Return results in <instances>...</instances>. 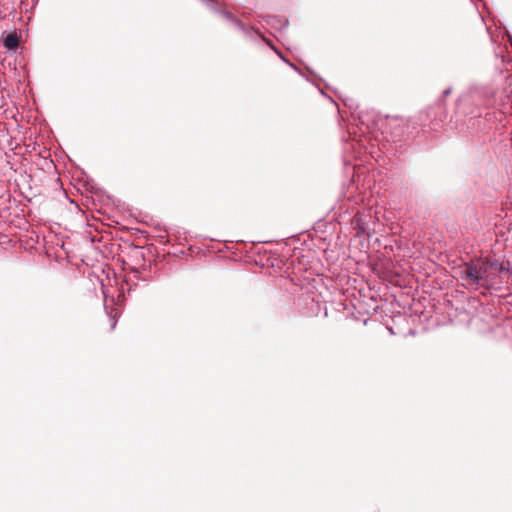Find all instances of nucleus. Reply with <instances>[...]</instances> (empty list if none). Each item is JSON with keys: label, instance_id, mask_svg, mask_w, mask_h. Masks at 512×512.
<instances>
[{"label": "nucleus", "instance_id": "1", "mask_svg": "<svg viewBox=\"0 0 512 512\" xmlns=\"http://www.w3.org/2000/svg\"><path fill=\"white\" fill-rule=\"evenodd\" d=\"M460 278L473 289H490L495 283L496 275L486 269L483 258L464 263L459 267Z\"/></svg>", "mask_w": 512, "mask_h": 512}, {"label": "nucleus", "instance_id": "2", "mask_svg": "<svg viewBox=\"0 0 512 512\" xmlns=\"http://www.w3.org/2000/svg\"><path fill=\"white\" fill-rule=\"evenodd\" d=\"M294 71L298 72L299 75H301L303 78H305L307 81L312 82L316 84L317 76L316 74L310 69L309 66H291Z\"/></svg>", "mask_w": 512, "mask_h": 512}, {"label": "nucleus", "instance_id": "3", "mask_svg": "<svg viewBox=\"0 0 512 512\" xmlns=\"http://www.w3.org/2000/svg\"><path fill=\"white\" fill-rule=\"evenodd\" d=\"M353 223L358 228V233L360 234H369V225L368 223L363 219V216L361 214H357L354 217Z\"/></svg>", "mask_w": 512, "mask_h": 512}, {"label": "nucleus", "instance_id": "4", "mask_svg": "<svg viewBox=\"0 0 512 512\" xmlns=\"http://www.w3.org/2000/svg\"><path fill=\"white\" fill-rule=\"evenodd\" d=\"M18 44L19 39L16 34H8L4 38V46L9 50L15 49L18 46Z\"/></svg>", "mask_w": 512, "mask_h": 512}, {"label": "nucleus", "instance_id": "5", "mask_svg": "<svg viewBox=\"0 0 512 512\" xmlns=\"http://www.w3.org/2000/svg\"><path fill=\"white\" fill-rule=\"evenodd\" d=\"M483 261L485 262L486 269L490 272H492V270L498 271L499 266H501V262L496 259L483 258Z\"/></svg>", "mask_w": 512, "mask_h": 512}, {"label": "nucleus", "instance_id": "6", "mask_svg": "<svg viewBox=\"0 0 512 512\" xmlns=\"http://www.w3.org/2000/svg\"><path fill=\"white\" fill-rule=\"evenodd\" d=\"M105 310H106V313L111 321V329H114L116 327V323H117V318H116L117 313L115 312V314H113V312L115 311L114 309H111V311H108L106 305H105Z\"/></svg>", "mask_w": 512, "mask_h": 512}, {"label": "nucleus", "instance_id": "7", "mask_svg": "<svg viewBox=\"0 0 512 512\" xmlns=\"http://www.w3.org/2000/svg\"><path fill=\"white\" fill-rule=\"evenodd\" d=\"M452 92V88L451 87H447L445 88L443 91H442V94L441 96L438 98L437 102L439 105H442L444 103V99L446 97H448Z\"/></svg>", "mask_w": 512, "mask_h": 512}, {"label": "nucleus", "instance_id": "8", "mask_svg": "<svg viewBox=\"0 0 512 512\" xmlns=\"http://www.w3.org/2000/svg\"><path fill=\"white\" fill-rule=\"evenodd\" d=\"M510 270H511L510 262L506 261V262H501V266H499L498 272L499 273H509Z\"/></svg>", "mask_w": 512, "mask_h": 512}, {"label": "nucleus", "instance_id": "9", "mask_svg": "<svg viewBox=\"0 0 512 512\" xmlns=\"http://www.w3.org/2000/svg\"><path fill=\"white\" fill-rule=\"evenodd\" d=\"M222 15H223L224 17H226L227 19L232 20V21L235 23V25H236L237 27H239L240 29H242V28H243V25H242L238 20L233 19V18H232V16H231V14H230L229 12H227V11H223V12H222Z\"/></svg>", "mask_w": 512, "mask_h": 512}, {"label": "nucleus", "instance_id": "10", "mask_svg": "<svg viewBox=\"0 0 512 512\" xmlns=\"http://www.w3.org/2000/svg\"><path fill=\"white\" fill-rule=\"evenodd\" d=\"M345 102V105L349 106V107H353V104L352 103H348V99L344 101Z\"/></svg>", "mask_w": 512, "mask_h": 512}, {"label": "nucleus", "instance_id": "11", "mask_svg": "<svg viewBox=\"0 0 512 512\" xmlns=\"http://www.w3.org/2000/svg\"><path fill=\"white\" fill-rule=\"evenodd\" d=\"M288 25V21L287 20H284L283 21V26H287Z\"/></svg>", "mask_w": 512, "mask_h": 512}, {"label": "nucleus", "instance_id": "12", "mask_svg": "<svg viewBox=\"0 0 512 512\" xmlns=\"http://www.w3.org/2000/svg\"><path fill=\"white\" fill-rule=\"evenodd\" d=\"M103 294H104V303H106V302H107V299H106L105 291H103Z\"/></svg>", "mask_w": 512, "mask_h": 512}, {"label": "nucleus", "instance_id": "13", "mask_svg": "<svg viewBox=\"0 0 512 512\" xmlns=\"http://www.w3.org/2000/svg\"><path fill=\"white\" fill-rule=\"evenodd\" d=\"M364 115H374V113L367 112V113H364Z\"/></svg>", "mask_w": 512, "mask_h": 512}]
</instances>
